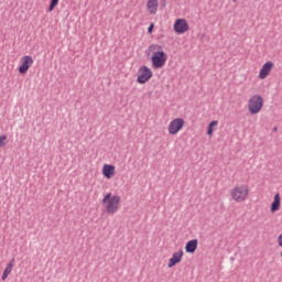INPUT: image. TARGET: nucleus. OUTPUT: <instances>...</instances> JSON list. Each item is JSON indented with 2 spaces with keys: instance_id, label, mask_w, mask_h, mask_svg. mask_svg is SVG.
Segmentation results:
<instances>
[{
  "instance_id": "obj_1",
  "label": "nucleus",
  "mask_w": 282,
  "mask_h": 282,
  "mask_svg": "<svg viewBox=\"0 0 282 282\" xmlns=\"http://www.w3.org/2000/svg\"><path fill=\"white\" fill-rule=\"evenodd\" d=\"M249 193H250V189L248 188V185H236L231 189L230 196H231V199H234V202H237L239 204L248 199Z\"/></svg>"
},
{
  "instance_id": "obj_2",
  "label": "nucleus",
  "mask_w": 282,
  "mask_h": 282,
  "mask_svg": "<svg viewBox=\"0 0 282 282\" xmlns=\"http://www.w3.org/2000/svg\"><path fill=\"white\" fill-rule=\"evenodd\" d=\"M248 109L252 116L259 113L263 109V97L260 95L252 96L248 101Z\"/></svg>"
},
{
  "instance_id": "obj_3",
  "label": "nucleus",
  "mask_w": 282,
  "mask_h": 282,
  "mask_svg": "<svg viewBox=\"0 0 282 282\" xmlns=\"http://www.w3.org/2000/svg\"><path fill=\"white\" fill-rule=\"evenodd\" d=\"M169 56L164 52H156L152 55V67L153 69H162L166 65Z\"/></svg>"
},
{
  "instance_id": "obj_4",
  "label": "nucleus",
  "mask_w": 282,
  "mask_h": 282,
  "mask_svg": "<svg viewBox=\"0 0 282 282\" xmlns=\"http://www.w3.org/2000/svg\"><path fill=\"white\" fill-rule=\"evenodd\" d=\"M153 78V70L149 68L148 66H141L139 68V76L137 78V83L140 85H144V83H148V80H151Z\"/></svg>"
},
{
  "instance_id": "obj_5",
  "label": "nucleus",
  "mask_w": 282,
  "mask_h": 282,
  "mask_svg": "<svg viewBox=\"0 0 282 282\" xmlns=\"http://www.w3.org/2000/svg\"><path fill=\"white\" fill-rule=\"evenodd\" d=\"M184 128V119L176 118L172 120L167 127V131L171 135H177L180 131Z\"/></svg>"
},
{
  "instance_id": "obj_6",
  "label": "nucleus",
  "mask_w": 282,
  "mask_h": 282,
  "mask_svg": "<svg viewBox=\"0 0 282 282\" xmlns=\"http://www.w3.org/2000/svg\"><path fill=\"white\" fill-rule=\"evenodd\" d=\"M119 208H120V196L115 195L107 202L106 210L107 213H109V215H115V213H118Z\"/></svg>"
},
{
  "instance_id": "obj_7",
  "label": "nucleus",
  "mask_w": 282,
  "mask_h": 282,
  "mask_svg": "<svg viewBox=\"0 0 282 282\" xmlns=\"http://www.w3.org/2000/svg\"><path fill=\"white\" fill-rule=\"evenodd\" d=\"M34 65V58L30 55H25L21 58V65L19 67V74H28L30 66Z\"/></svg>"
},
{
  "instance_id": "obj_8",
  "label": "nucleus",
  "mask_w": 282,
  "mask_h": 282,
  "mask_svg": "<svg viewBox=\"0 0 282 282\" xmlns=\"http://www.w3.org/2000/svg\"><path fill=\"white\" fill-rule=\"evenodd\" d=\"M174 32H176V34L188 32V22H186L185 19H177L174 23Z\"/></svg>"
},
{
  "instance_id": "obj_9",
  "label": "nucleus",
  "mask_w": 282,
  "mask_h": 282,
  "mask_svg": "<svg viewBox=\"0 0 282 282\" xmlns=\"http://www.w3.org/2000/svg\"><path fill=\"white\" fill-rule=\"evenodd\" d=\"M272 67H274V63L272 62L264 63L260 69L259 78H261V80H263L264 78H268V76H270V72H272Z\"/></svg>"
},
{
  "instance_id": "obj_10",
  "label": "nucleus",
  "mask_w": 282,
  "mask_h": 282,
  "mask_svg": "<svg viewBox=\"0 0 282 282\" xmlns=\"http://www.w3.org/2000/svg\"><path fill=\"white\" fill-rule=\"evenodd\" d=\"M182 257H184V250L180 249L178 251L174 252L167 263V268H174V265H177V263L182 261Z\"/></svg>"
},
{
  "instance_id": "obj_11",
  "label": "nucleus",
  "mask_w": 282,
  "mask_h": 282,
  "mask_svg": "<svg viewBox=\"0 0 282 282\" xmlns=\"http://www.w3.org/2000/svg\"><path fill=\"white\" fill-rule=\"evenodd\" d=\"M102 175L106 176L107 180H111V177L116 175V166L111 164H105L102 169Z\"/></svg>"
},
{
  "instance_id": "obj_12",
  "label": "nucleus",
  "mask_w": 282,
  "mask_h": 282,
  "mask_svg": "<svg viewBox=\"0 0 282 282\" xmlns=\"http://www.w3.org/2000/svg\"><path fill=\"white\" fill-rule=\"evenodd\" d=\"M158 0H148L147 8L150 14H158Z\"/></svg>"
},
{
  "instance_id": "obj_13",
  "label": "nucleus",
  "mask_w": 282,
  "mask_h": 282,
  "mask_svg": "<svg viewBox=\"0 0 282 282\" xmlns=\"http://www.w3.org/2000/svg\"><path fill=\"white\" fill-rule=\"evenodd\" d=\"M197 243H198L197 239L187 241L185 246V252L193 254L195 250H197Z\"/></svg>"
},
{
  "instance_id": "obj_14",
  "label": "nucleus",
  "mask_w": 282,
  "mask_h": 282,
  "mask_svg": "<svg viewBox=\"0 0 282 282\" xmlns=\"http://www.w3.org/2000/svg\"><path fill=\"white\" fill-rule=\"evenodd\" d=\"M281 207V196L279 194L274 195V200L271 204V213H276Z\"/></svg>"
},
{
  "instance_id": "obj_15",
  "label": "nucleus",
  "mask_w": 282,
  "mask_h": 282,
  "mask_svg": "<svg viewBox=\"0 0 282 282\" xmlns=\"http://www.w3.org/2000/svg\"><path fill=\"white\" fill-rule=\"evenodd\" d=\"M149 52L151 54H158V52H164V50L162 48V45L159 44H151L149 46Z\"/></svg>"
},
{
  "instance_id": "obj_16",
  "label": "nucleus",
  "mask_w": 282,
  "mask_h": 282,
  "mask_svg": "<svg viewBox=\"0 0 282 282\" xmlns=\"http://www.w3.org/2000/svg\"><path fill=\"white\" fill-rule=\"evenodd\" d=\"M10 272H12V264H7L3 273H2V281H6L10 274Z\"/></svg>"
},
{
  "instance_id": "obj_17",
  "label": "nucleus",
  "mask_w": 282,
  "mask_h": 282,
  "mask_svg": "<svg viewBox=\"0 0 282 282\" xmlns=\"http://www.w3.org/2000/svg\"><path fill=\"white\" fill-rule=\"evenodd\" d=\"M218 122L217 121H212L208 126L207 129V135H213V127H217Z\"/></svg>"
},
{
  "instance_id": "obj_18",
  "label": "nucleus",
  "mask_w": 282,
  "mask_h": 282,
  "mask_svg": "<svg viewBox=\"0 0 282 282\" xmlns=\"http://www.w3.org/2000/svg\"><path fill=\"white\" fill-rule=\"evenodd\" d=\"M58 1L59 0H51L50 7H48V12L54 11V8H56V6H58Z\"/></svg>"
},
{
  "instance_id": "obj_19",
  "label": "nucleus",
  "mask_w": 282,
  "mask_h": 282,
  "mask_svg": "<svg viewBox=\"0 0 282 282\" xmlns=\"http://www.w3.org/2000/svg\"><path fill=\"white\" fill-rule=\"evenodd\" d=\"M6 144H8V137L1 135L0 137V149H1V147H6Z\"/></svg>"
},
{
  "instance_id": "obj_20",
  "label": "nucleus",
  "mask_w": 282,
  "mask_h": 282,
  "mask_svg": "<svg viewBox=\"0 0 282 282\" xmlns=\"http://www.w3.org/2000/svg\"><path fill=\"white\" fill-rule=\"evenodd\" d=\"M109 199H111V193H108L105 195V197L102 199V204H107V202H109Z\"/></svg>"
},
{
  "instance_id": "obj_21",
  "label": "nucleus",
  "mask_w": 282,
  "mask_h": 282,
  "mask_svg": "<svg viewBox=\"0 0 282 282\" xmlns=\"http://www.w3.org/2000/svg\"><path fill=\"white\" fill-rule=\"evenodd\" d=\"M153 28H155V24L151 23L148 28V34H153Z\"/></svg>"
},
{
  "instance_id": "obj_22",
  "label": "nucleus",
  "mask_w": 282,
  "mask_h": 282,
  "mask_svg": "<svg viewBox=\"0 0 282 282\" xmlns=\"http://www.w3.org/2000/svg\"><path fill=\"white\" fill-rule=\"evenodd\" d=\"M278 246L282 248V234L278 237Z\"/></svg>"
},
{
  "instance_id": "obj_23",
  "label": "nucleus",
  "mask_w": 282,
  "mask_h": 282,
  "mask_svg": "<svg viewBox=\"0 0 282 282\" xmlns=\"http://www.w3.org/2000/svg\"><path fill=\"white\" fill-rule=\"evenodd\" d=\"M8 265H12V268H14V258L10 261V263H8Z\"/></svg>"
},
{
  "instance_id": "obj_24",
  "label": "nucleus",
  "mask_w": 282,
  "mask_h": 282,
  "mask_svg": "<svg viewBox=\"0 0 282 282\" xmlns=\"http://www.w3.org/2000/svg\"><path fill=\"white\" fill-rule=\"evenodd\" d=\"M234 1V3H237V0H232Z\"/></svg>"
},
{
  "instance_id": "obj_25",
  "label": "nucleus",
  "mask_w": 282,
  "mask_h": 282,
  "mask_svg": "<svg viewBox=\"0 0 282 282\" xmlns=\"http://www.w3.org/2000/svg\"><path fill=\"white\" fill-rule=\"evenodd\" d=\"M273 131H276V128H274V130Z\"/></svg>"
}]
</instances>
